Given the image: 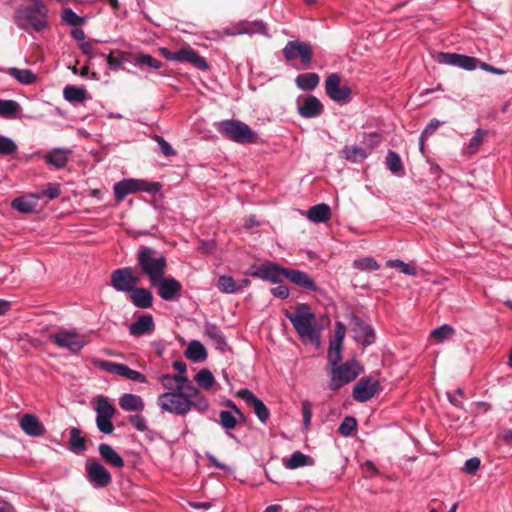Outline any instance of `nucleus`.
<instances>
[{
  "label": "nucleus",
  "mask_w": 512,
  "mask_h": 512,
  "mask_svg": "<svg viewBox=\"0 0 512 512\" xmlns=\"http://www.w3.org/2000/svg\"><path fill=\"white\" fill-rule=\"evenodd\" d=\"M341 344L330 343L328 360L331 366H336L341 361Z\"/></svg>",
  "instance_id": "obj_51"
},
{
  "label": "nucleus",
  "mask_w": 512,
  "mask_h": 512,
  "mask_svg": "<svg viewBox=\"0 0 512 512\" xmlns=\"http://www.w3.org/2000/svg\"><path fill=\"white\" fill-rule=\"evenodd\" d=\"M323 111V105L315 96H307L303 100L298 99V113L304 118H314Z\"/></svg>",
  "instance_id": "obj_21"
},
{
  "label": "nucleus",
  "mask_w": 512,
  "mask_h": 512,
  "mask_svg": "<svg viewBox=\"0 0 512 512\" xmlns=\"http://www.w3.org/2000/svg\"><path fill=\"white\" fill-rule=\"evenodd\" d=\"M217 130L225 137L237 143H252L257 134L248 125L237 120H225L217 125Z\"/></svg>",
  "instance_id": "obj_5"
},
{
  "label": "nucleus",
  "mask_w": 512,
  "mask_h": 512,
  "mask_svg": "<svg viewBox=\"0 0 512 512\" xmlns=\"http://www.w3.org/2000/svg\"><path fill=\"white\" fill-rule=\"evenodd\" d=\"M185 356L193 361H203L207 358V352L205 347L197 340H193L189 343Z\"/></svg>",
  "instance_id": "obj_38"
},
{
  "label": "nucleus",
  "mask_w": 512,
  "mask_h": 512,
  "mask_svg": "<svg viewBox=\"0 0 512 512\" xmlns=\"http://www.w3.org/2000/svg\"><path fill=\"white\" fill-rule=\"evenodd\" d=\"M480 467V459L473 457L465 462L464 470L469 474L475 473Z\"/></svg>",
  "instance_id": "obj_56"
},
{
  "label": "nucleus",
  "mask_w": 512,
  "mask_h": 512,
  "mask_svg": "<svg viewBox=\"0 0 512 512\" xmlns=\"http://www.w3.org/2000/svg\"><path fill=\"white\" fill-rule=\"evenodd\" d=\"M439 62L447 65L457 66L465 70H474L479 61L474 57L456 53H440Z\"/></svg>",
  "instance_id": "obj_18"
},
{
  "label": "nucleus",
  "mask_w": 512,
  "mask_h": 512,
  "mask_svg": "<svg viewBox=\"0 0 512 512\" xmlns=\"http://www.w3.org/2000/svg\"><path fill=\"white\" fill-rule=\"evenodd\" d=\"M204 334L213 342L217 349L223 351L226 348L225 337L215 324H205Z\"/></svg>",
  "instance_id": "obj_37"
},
{
  "label": "nucleus",
  "mask_w": 512,
  "mask_h": 512,
  "mask_svg": "<svg viewBox=\"0 0 512 512\" xmlns=\"http://www.w3.org/2000/svg\"><path fill=\"white\" fill-rule=\"evenodd\" d=\"M154 330V322L151 315H142L129 327V332L135 337L150 334Z\"/></svg>",
  "instance_id": "obj_26"
},
{
  "label": "nucleus",
  "mask_w": 512,
  "mask_h": 512,
  "mask_svg": "<svg viewBox=\"0 0 512 512\" xmlns=\"http://www.w3.org/2000/svg\"><path fill=\"white\" fill-rule=\"evenodd\" d=\"M70 444L74 449L77 450H85V439L81 436V432L77 428H72L70 430Z\"/></svg>",
  "instance_id": "obj_49"
},
{
  "label": "nucleus",
  "mask_w": 512,
  "mask_h": 512,
  "mask_svg": "<svg viewBox=\"0 0 512 512\" xmlns=\"http://www.w3.org/2000/svg\"><path fill=\"white\" fill-rule=\"evenodd\" d=\"M7 73L23 85L34 84L38 81L37 75L29 69H19L16 67H10L7 69Z\"/></svg>",
  "instance_id": "obj_35"
},
{
  "label": "nucleus",
  "mask_w": 512,
  "mask_h": 512,
  "mask_svg": "<svg viewBox=\"0 0 512 512\" xmlns=\"http://www.w3.org/2000/svg\"><path fill=\"white\" fill-rule=\"evenodd\" d=\"M352 372L350 366L346 363L340 366H332L331 369V388L338 389L350 382Z\"/></svg>",
  "instance_id": "obj_24"
},
{
  "label": "nucleus",
  "mask_w": 512,
  "mask_h": 512,
  "mask_svg": "<svg viewBox=\"0 0 512 512\" xmlns=\"http://www.w3.org/2000/svg\"><path fill=\"white\" fill-rule=\"evenodd\" d=\"M282 463L285 468L294 470L304 466H311L314 464V460L312 457L296 451L290 457L283 458Z\"/></svg>",
  "instance_id": "obj_28"
},
{
  "label": "nucleus",
  "mask_w": 512,
  "mask_h": 512,
  "mask_svg": "<svg viewBox=\"0 0 512 512\" xmlns=\"http://www.w3.org/2000/svg\"><path fill=\"white\" fill-rule=\"evenodd\" d=\"M387 266L398 269L401 273L409 276H415L417 270L415 267L403 262L399 259H391L387 261Z\"/></svg>",
  "instance_id": "obj_47"
},
{
  "label": "nucleus",
  "mask_w": 512,
  "mask_h": 512,
  "mask_svg": "<svg viewBox=\"0 0 512 512\" xmlns=\"http://www.w3.org/2000/svg\"><path fill=\"white\" fill-rule=\"evenodd\" d=\"M137 65H147L153 69H160L162 63L150 55H141L136 59Z\"/></svg>",
  "instance_id": "obj_52"
},
{
  "label": "nucleus",
  "mask_w": 512,
  "mask_h": 512,
  "mask_svg": "<svg viewBox=\"0 0 512 512\" xmlns=\"http://www.w3.org/2000/svg\"><path fill=\"white\" fill-rule=\"evenodd\" d=\"M441 125V122L437 119H432L422 131V138H426L432 135Z\"/></svg>",
  "instance_id": "obj_57"
},
{
  "label": "nucleus",
  "mask_w": 512,
  "mask_h": 512,
  "mask_svg": "<svg viewBox=\"0 0 512 512\" xmlns=\"http://www.w3.org/2000/svg\"><path fill=\"white\" fill-rule=\"evenodd\" d=\"M228 407H230L232 410L221 411L219 413V418L221 426L226 430H231L236 427L238 419L243 418V414L238 409V407L232 402L228 403Z\"/></svg>",
  "instance_id": "obj_25"
},
{
  "label": "nucleus",
  "mask_w": 512,
  "mask_h": 512,
  "mask_svg": "<svg viewBox=\"0 0 512 512\" xmlns=\"http://www.w3.org/2000/svg\"><path fill=\"white\" fill-rule=\"evenodd\" d=\"M93 364L99 369L106 371L108 373L118 375L131 381H136L144 384L147 383V379L142 373L129 368L125 364L99 359H93Z\"/></svg>",
  "instance_id": "obj_9"
},
{
  "label": "nucleus",
  "mask_w": 512,
  "mask_h": 512,
  "mask_svg": "<svg viewBox=\"0 0 512 512\" xmlns=\"http://www.w3.org/2000/svg\"><path fill=\"white\" fill-rule=\"evenodd\" d=\"M63 95L69 102L80 103L86 99V90L76 86H66Z\"/></svg>",
  "instance_id": "obj_41"
},
{
  "label": "nucleus",
  "mask_w": 512,
  "mask_h": 512,
  "mask_svg": "<svg viewBox=\"0 0 512 512\" xmlns=\"http://www.w3.org/2000/svg\"><path fill=\"white\" fill-rule=\"evenodd\" d=\"M302 414H303L304 425L308 426L310 424L311 418H312V407L308 401L302 402Z\"/></svg>",
  "instance_id": "obj_58"
},
{
  "label": "nucleus",
  "mask_w": 512,
  "mask_h": 512,
  "mask_svg": "<svg viewBox=\"0 0 512 512\" xmlns=\"http://www.w3.org/2000/svg\"><path fill=\"white\" fill-rule=\"evenodd\" d=\"M155 287H158V293L160 297L164 300H173L175 299L182 290V285L175 278H162L159 284Z\"/></svg>",
  "instance_id": "obj_22"
},
{
  "label": "nucleus",
  "mask_w": 512,
  "mask_h": 512,
  "mask_svg": "<svg viewBox=\"0 0 512 512\" xmlns=\"http://www.w3.org/2000/svg\"><path fill=\"white\" fill-rule=\"evenodd\" d=\"M155 140L158 143L159 148L164 156L169 157L175 155V150L163 137L156 136Z\"/></svg>",
  "instance_id": "obj_53"
},
{
  "label": "nucleus",
  "mask_w": 512,
  "mask_h": 512,
  "mask_svg": "<svg viewBox=\"0 0 512 512\" xmlns=\"http://www.w3.org/2000/svg\"><path fill=\"white\" fill-rule=\"evenodd\" d=\"M94 410L96 416V426L104 434H111L114 430L112 418L116 414V408L113 403L105 396L99 395L95 398Z\"/></svg>",
  "instance_id": "obj_7"
},
{
  "label": "nucleus",
  "mask_w": 512,
  "mask_h": 512,
  "mask_svg": "<svg viewBox=\"0 0 512 512\" xmlns=\"http://www.w3.org/2000/svg\"><path fill=\"white\" fill-rule=\"evenodd\" d=\"M137 261L141 271L148 276L151 286L159 284L166 272V258L151 247L141 246L137 252Z\"/></svg>",
  "instance_id": "obj_3"
},
{
  "label": "nucleus",
  "mask_w": 512,
  "mask_h": 512,
  "mask_svg": "<svg viewBox=\"0 0 512 512\" xmlns=\"http://www.w3.org/2000/svg\"><path fill=\"white\" fill-rule=\"evenodd\" d=\"M69 155H70L69 150L56 148V149L51 150L49 153H47L44 156V159L47 164H49L57 169H60V168L65 167V165L67 164Z\"/></svg>",
  "instance_id": "obj_29"
},
{
  "label": "nucleus",
  "mask_w": 512,
  "mask_h": 512,
  "mask_svg": "<svg viewBox=\"0 0 512 512\" xmlns=\"http://www.w3.org/2000/svg\"><path fill=\"white\" fill-rule=\"evenodd\" d=\"M325 90L327 95L336 102H345L350 95V89L340 86V77L335 73L327 76L325 80Z\"/></svg>",
  "instance_id": "obj_17"
},
{
  "label": "nucleus",
  "mask_w": 512,
  "mask_h": 512,
  "mask_svg": "<svg viewBox=\"0 0 512 512\" xmlns=\"http://www.w3.org/2000/svg\"><path fill=\"white\" fill-rule=\"evenodd\" d=\"M129 421L139 431H144L147 428L145 419L140 415L131 416Z\"/></svg>",
  "instance_id": "obj_60"
},
{
  "label": "nucleus",
  "mask_w": 512,
  "mask_h": 512,
  "mask_svg": "<svg viewBox=\"0 0 512 512\" xmlns=\"http://www.w3.org/2000/svg\"><path fill=\"white\" fill-rule=\"evenodd\" d=\"M161 185L158 182H148L142 179H125L117 182L114 187V196L117 202L122 201L127 195L136 192H158Z\"/></svg>",
  "instance_id": "obj_6"
},
{
  "label": "nucleus",
  "mask_w": 512,
  "mask_h": 512,
  "mask_svg": "<svg viewBox=\"0 0 512 512\" xmlns=\"http://www.w3.org/2000/svg\"><path fill=\"white\" fill-rule=\"evenodd\" d=\"M175 61L188 62L200 70L208 69L206 60L190 47H185L176 51Z\"/></svg>",
  "instance_id": "obj_23"
},
{
  "label": "nucleus",
  "mask_w": 512,
  "mask_h": 512,
  "mask_svg": "<svg viewBox=\"0 0 512 512\" xmlns=\"http://www.w3.org/2000/svg\"><path fill=\"white\" fill-rule=\"evenodd\" d=\"M331 217V210L327 204L321 203L312 206L307 211V218L314 223L326 222Z\"/></svg>",
  "instance_id": "obj_33"
},
{
  "label": "nucleus",
  "mask_w": 512,
  "mask_h": 512,
  "mask_svg": "<svg viewBox=\"0 0 512 512\" xmlns=\"http://www.w3.org/2000/svg\"><path fill=\"white\" fill-rule=\"evenodd\" d=\"M226 36H237L242 34H263L267 35L266 25L262 21L247 22L241 21L233 27H226L223 29Z\"/></svg>",
  "instance_id": "obj_16"
},
{
  "label": "nucleus",
  "mask_w": 512,
  "mask_h": 512,
  "mask_svg": "<svg viewBox=\"0 0 512 512\" xmlns=\"http://www.w3.org/2000/svg\"><path fill=\"white\" fill-rule=\"evenodd\" d=\"M283 54L287 60L300 57L303 64H310L312 60V48L305 42L289 41L283 49Z\"/></svg>",
  "instance_id": "obj_15"
},
{
  "label": "nucleus",
  "mask_w": 512,
  "mask_h": 512,
  "mask_svg": "<svg viewBox=\"0 0 512 512\" xmlns=\"http://www.w3.org/2000/svg\"><path fill=\"white\" fill-rule=\"evenodd\" d=\"M386 166L393 174H397L403 169L400 156L392 150L386 156Z\"/></svg>",
  "instance_id": "obj_46"
},
{
  "label": "nucleus",
  "mask_w": 512,
  "mask_h": 512,
  "mask_svg": "<svg viewBox=\"0 0 512 512\" xmlns=\"http://www.w3.org/2000/svg\"><path fill=\"white\" fill-rule=\"evenodd\" d=\"M286 268L272 262L261 264L253 270L251 275L262 280L278 283L285 277Z\"/></svg>",
  "instance_id": "obj_14"
},
{
  "label": "nucleus",
  "mask_w": 512,
  "mask_h": 512,
  "mask_svg": "<svg viewBox=\"0 0 512 512\" xmlns=\"http://www.w3.org/2000/svg\"><path fill=\"white\" fill-rule=\"evenodd\" d=\"M99 454L110 465L122 468L124 466L123 458L108 444H100Z\"/></svg>",
  "instance_id": "obj_36"
},
{
  "label": "nucleus",
  "mask_w": 512,
  "mask_h": 512,
  "mask_svg": "<svg viewBox=\"0 0 512 512\" xmlns=\"http://www.w3.org/2000/svg\"><path fill=\"white\" fill-rule=\"evenodd\" d=\"M284 314L303 341H309L316 347L320 346L319 334L313 326L315 315L308 305L303 303L297 304L294 311L286 310Z\"/></svg>",
  "instance_id": "obj_2"
},
{
  "label": "nucleus",
  "mask_w": 512,
  "mask_h": 512,
  "mask_svg": "<svg viewBox=\"0 0 512 512\" xmlns=\"http://www.w3.org/2000/svg\"><path fill=\"white\" fill-rule=\"evenodd\" d=\"M62 20L72 26H79L82 25L84 20L79 17L73 10L71 9H64L61 14Z\"/></svg>",
  "instance_id": "obj_50"
},
{
  "label": "nucleus",
  "mask_w": 512,
  "mask_h": 512,
  "mask_svg": "<svg viewBox=\"0 0 512 512\" xmlns=\"http://www.w3.org/2000/svg\"><path fill=\"white\" fill-rule=\"evenodd\" d=\"M22 431L30 437H39L45 433L43 423L33 414L27 413L19 421Z\"/></svg>",
  "instance_id": "obj_20"
},
{
  "label": "nucleus",
  "mask_w": 512,
  "mask_h": 512,
  "mask_svg": "<svg viewBox=\"0 0 512 512\" xmlns=\"http://www.w3.org/2000/svg\"><path fill=\"white\" fill-rule=\"evenodd\" d=\"M486 136L487 130L481 128L477 129L469 142L463 146L462 154L470 156L477 153L482 146Z\"/></svg>",
  "instance_id": "obj_31"
},
{
  "label": "nucleus",
  "mask_w": 512,
  "mask_h": 512,
  "mask_svg": "<svg viewBox=\"0 0 512 512\" xmlns=\"http://www.w3.org/2000/svg\"><path fill=\"white\" fill-rule=\"evenodd\" d=\"M139 282L133 275L131 268H121L113 271L111 275V286L117 291L130 292Z\"/></svg>",
  "instance_id": "obj_12"
},
{
  "label": "nucleus",
  "mask_w": 512,
  "mask_h": 512,
  "mask_svg": "<svg viewBox=\"0 0 512 512\" xmlns=\"http://www.w3.org/2000/svg\"><path fill=\"white\" fill-rule=\"evenodd\" d=\"M464 396V391L461 388H457L454 393H447L449 402L455 407L462 408L463 403L459 400Z\"/></svg>",
  "instance_id": "obj_54"
},
{
  "label": "nucleus",
  "mask_w": 512,
  "mask_h": 512,
  "mask_svg": "<svg viewBox=\"0 0 512 512\" xmlns=\"http://www.w3.org/2000/svg\"><path fill=\"white\" fill-rule=\"evenodd\" d=\"M38 197L29 196V197H18L12 201V207L22 213L32 212L37 205Z\"/></svg>",
  "instance_id": "obj_39"
},
{
  "label": "nucleus",
  "mask_w": 512,
  "mask_h": 512,
  "mask_svg": "<svg viewBox=\"0 0 512 512\" xmlns=\"http://www.w3.org/2000/svg\"><path fill=\"white\" fill-rule=\"evenodd\" d=\"M249 281L244 279L240 282H236L231 276H220L218 279L217 286L223 293H234L248 285Z\"/></svg>",
  "instance_id": "obj_34"
},
{
  "label": "nucleus",
  "mask_w": 512,
  "mask_h": 512,
  "mask_svg": "<svg viewBox=\"0 0 512 512\" xmlns=\"http://www.w3.org/2000/svg\"><path fill=\"white\" fill-rule=\"evenodd\" d=\"M354 268L360 271L371 272L379 269V264L373 257H364L354 260Z\"/></svg>",
  "instance_id": "obj_43"
},
{
  "label": "nucleus",
  "mask_w": 512,
  "mask_h": 512,
  "mask_svg": "<svg viewBox=\"0 0 512 512\" xmlns=\"http://www.w3.org/2000/svg\"><path fill=\"white\" fill-rule=\"evenodd\" d=\"M237 396L253 408L254 413L261 422H265L269 418L270 413L266 405L250 390L241 389L237 392Z\"/></svg>",
  "instance_id": "obj_19"
},
{
  "label": "nucleus",
  "mask_w": 512,
  "mask_h": 512,
  "mask_svg": "<svg viewBox=\"0 0 512 512\" xmlns=\"http://www.w3.org/2000/svg\"><path fill=\"white\" fill-rule=\"evenodd\" d=\"M379 389L380 383L378 379L371 376H364L354 385V400L366 402L372 399Z\"/></svg>",
  "instance_id": "obj_11"
},
{
  "label": "nucleus",
  "mask_w": 512,
  "mask_h": 512,
  "mask_svg": "<svg viewBox=\"0 0 512 512\" xmlns=\"http://www.w3.org/2000/svg\"><path fill=\"white\" fill-rule=\"evenodd\" d=\"M344 336H345V327L341 323H337L335 330H334V337L330 341V343H334V344L338 343V344L342 345Z\"/></svg>",
  "instance_id": "obj_55"
},
{
  "label": "nucleus",
  "mask_w": 512,
  "mask_h": 512,
  "mask_svg": "<svg viewBox=\"0 0 512 512\" xmlns=\"http://www.w3.org/2000/svg\"><path fill=\"white\" fill-rule=\"evenodd\" d=\"M377 335L369 321L354 315V342L361 347V354L376 342Z\"/></svg>",
  "instance_id": "obj_10"
},
{
  "label": "nucleus",
  "mask_w": 512,
  "mask_h": 512,
  "mask_svg": "<svg viewBox=\"0 0 512 512\" xmlns=\"http://www.w3.org/2000/svg\"><path fill=\"white\" fill-rule=\"evenodd\" d=\"M47 14L48 9L41 2L21 5L16 9L15 22L22 29L40 32L48 27Z\"/></svg>",
  "instance_id": "obj_4"
},
{
  "label": "nucleus",
  "mask_w": 512,
  "mask_h": 512,
  "mask_svg": "<svg viewBox=\"0 0 512 512\" xmlns=\"http://www.w3.org/2000/svg\"><path fill=\"white\" fill-rule=\"evenodd\" d=\"M285 278L289 279L297 286L303 287L308 290H314V280L305 272L300 270L286 269Z\"/></svg>",
  "instance_id": "obj_27"
},
{
  "label": "nucleus",
  "mask_w": 512,
  "mask_h": 512,
  "mask_svg": "<svg viewBox=\"0 0 512 512\" xmlns=\"http://www.w3.org/2000/svg\"><path fill=\"white\" fill-rule=\"evenodd\" d=\"M195 381L201 388L208 390L213 386L215 379L209 370L202 369L196 374Z\"/></svg>",
  "instance_id": "obj_44"
},
{
  "label": "nucleus",
  "mask_w": 512,
  "mask_h": 512,
  "mask_svg": "<svg viewBox=\"0 0 512 512\" xmlns=\"http://www.w3.org/2000/svg\"><path fill=\"white\" fill-rule=\"evenodd\" d=\"M132 303L139 308H148L152 305V293L146 288H136L130 291Z\"/></svg>",
  "instance_id": "obj_30"
},
{
  "label": "nucleus",
  "mask_w": 512,
  "mask_h": 512,
  "mask_svg": "<svg viewBox=\"0 0 512 512\" xmlns=\"http://www.w3.org/2000/svg\"><path fill=\"white\" fill-rule=\"evenodd\" d=\"M295 81L301 90H313L318 86L320 77L316 73H304L298 75Z\"/></svg>",
  "instance_id": "obj_40"
},
{
  "label": "nucleus",
  "mask_w": 512,
  "mask_h": 512,
  "mask_svg": "<svg viewBox=\"0 0 512 512\" xmlns=\"http://www.w3.org/2000/svg\"><path fill=\"white\" fill-rule=\"evenodd\" d=\"M43 194L49 199L57 198L60 194V187L57 184H48Z\"/></svg>",
  "instance_id": "obj_61"
},
{
  "label": "nucleus",
  "mask_w": 512,
  "mask_h": 512,
  "mask_svg": "<svg viewBox=\"0 0 512 512\" xmlns=\"http://www.w3.org/2000/svg\"><path fill=\"white\" fill-rule=\"evenodd\" d=\"M271 293L280 299H286L289 296V289L287 286L279 285L271 289Z\"/></svg>",
  "instance_id": "obj_62"
},
{
  "label": "nucleus",
  "mask_w": 512,
  "mask_h": 512,
  "mask_svg": "<svg viewBox=\"0 0 512 512\" xmlns=\"http://www.w3.org/2000/svg\"><path fill=\"white\" fill-rule=\"evenodd\" d=\"M119 406L124 411H141L144 409V401L138 395L125 393L119 398Z\"/></svg>",
  "instance_id": "obj_32"
},
{
  "label": "nucleus",
  "mask_w": 512,
  "mask_h": 512,
  "mask_svg": "<svg viewBox=\"0 0 512 512\" xmlns=\"http://www.w3.org/2000/svg\"><path fill=\"white\" fill-rule=\"evenodd\" d=\"M86 472L90 483L97 488L106 487L112 480L108 470L96 461L87 462Z\"/></svg>",
  "instance_id": "obj_13"
},
{
  "label": "nucleus",
  "mask_w": 512,
  "mask_h": 512,
  "mask_svg": "<svg viewBox=\"0 0 512 512\" xmlns=\"http://www.w3.org/2000/svg\"><path fill=\"white\" fill-rule=\"evenodd\" d=\"M19 110V104L13 100H0V116L12 118Z\"/></svg>",
  "instance_id": "obj_45"
},
{
  "label": "nucleus",
  "mask_w": 512,
  "mask_h": 512,
  "mask_svg": "<svg viewBox=\"0 0 512 512\" xmlns=\"http://www.w3.org/2000/svg\"><path fill=\"white\" fill-rule=\"evenodd\" d=\"M159 380L166 390L157 399L159 407L174 415L187 414L193 405L192 397L197 394V390L190 385L187 377L164 374Z\"/></svg>",
  "instance_id": "obj_1"
},
{
  "label": "nucleus",
  "mask_w": 512,
  "mask_h": 512,
  "mask_svg": "<svg viewBox=\"0 0 512 512\" xmlns=\"http://www.w3.org/2000/svg\"><path fill=\"white\" fill-rule=\"evenodd\" d=\"M454 334V328L448 324H444L432 330L431 337L437 340L438 342H444L452 338Z\"/></svg>",
  "instance_id": "obj_42"
},
{
  "label": "nucleus",
  "mask_w": 512,
  "mask_h": 512,
  "mask_svg": "<svg viewBox=\"0 0 512 512\" xmlns=\"http://www.w3.org/2000/svg\"><path fill=\"white\" fill-rule=\"evenodd\" d=\"M49 340L60 348L71 353H78L87 343V337L75 330H60L49 336Z\"/></svg>",
  "instance_id": "obj_8"
},
{
  "label": "nucleus",
  "mask_w": 512,
  "mask_h": 512,
  "mask_svg": "<svg viewBox=\"0 0 512 512\" xmlns=\"http://www.w3.org/2000/svg\"><path fill=\"white\" fill-rule=\"evenodd\" d=\"M18 149L14 140L9 137L0 135V155H11Z\"/></svg>",
  "instance_id": "obj_48"
},
{
  "label": "nucleus",
  "mask_w": 512,
  "mask_h": 512,
  "mask_svg": "<svg viewBox=\"0 0 512 512\" xmlns=\"http://www.w3.org/2000/svg\"><path fill=\"white\" fill-rule=\"evenodd\" d=\"M199 250L205 254H210L215 250V243L213 241H202Z\"/></svg>",
  "instance_id": "obj_64"
},
{
  "label": "nucleus",
  "mask_w": 512,
  "mask_h": 512,
  "mask_svg": "<svg viewBox=\"0 0 512 512\" xmlns=\"http://www.w3.org/2000/svg\"><path fill=\"white\" fill-rule=\"evenodd\" d=\"M339 433L345 437L350 436L352 434V418L345 417L344 421L339 427Z\"/></svg>",
  "instance_id": "obj_59"
},
{
  "label": "nucleus",
  "mask_w": 512,
  "mask_h": 512,
  "mask_svg": "<svg viewBox=\"0 0 512 512\" xmlns=\"http://www.w3.org/2000/svg\"><path fill=\"white\" fill-rule=\"evenodd\" d=\"M124 62L123 56H114L112 54L107 56V63L110 68L117 69Z\"/></svg>",
  "instance_id": "obj_63"
}]
</instances>
